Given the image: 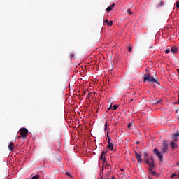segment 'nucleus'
<instances>
[{"label":"nucleus","mask_w":179,"mask_h":179,"mask_svg":"<svg viewBox=\"0 0 179 179\" xmlns=\"http://www.w3.org/2000/svg\"><path fill=\"white\" fill-rule=\"evenodd\" d=\"M176 8H178L179 9V1H177L176 3Z\"/></svg>","instance_id":"obj_26"},{"label":"nucleus","mask_w":179,"mask_h":179,"mask_svg":"<svg viewBox=\"0 0 179 179\" xmlns=\"http://www.w3.org/2000/svg\"><path fill=\"white\" fill-rule=\"evenodd\" d=\"M105 129H107V123L105 124Z\"/></svg>","instance_id":"obj_33"},{"label":"nucleus","mask_w":179,"mask_h":179,"mask_svg":"<svg viewBox=\"0 0 179 179\" xmlns=\"http://www.w3.org/2000/svg\"><path fill=\"white\" fill-rule=\"evenodd\" d=\"M178 142V138L172 139L169 142V146L171 150H174V149H177L178 148V145L177 144Z\"/></svg>","instance_id":"obj_2"},{"label":"nucleus","mask_w":179,"mask_h":179,"mask_svg":"<svg viewBox=\"0 0 179 179\" xmlns=\"http://www.w3.org/2000/svg\"><path fill=\"white\" fill-rule=\"evenodd\" d=\"M108 138V149L110 150H114V143L110 141V136H108V132L107 133Z\"/></svg>","instance_id":"obj_6"},{"label":"nucleus","mask_w":179,"mask_h":179,"mask_svg":"<svg viewBox=\"0 0 179 179\" xmlns=\"http://www.w3.org/2000/svg\"><path fill=\"white\" fill-rule=\"evenodd\" d=\"M135 156L138 163H142V162H143V159H142L141 158V154H138V152H135Z\"/></svg>","instance_id":"obj_9"},{"label":"nucleus","mask_w":179,"mask_h":179,"mask_svg":"<svg viewBox=\"0 0 179 179\" xmlns=\"http://www.w3.org/2000/svg\"><path fill=\"white\" fill-rule=\"evenodd\" d=\"M118 108V105H113V110H117Z\"/></svg>","instance_id":"obj_21"},{"label":"nucleus","mask_w":179,"mask_h":179,"mask_svg":"<svg viewBox=\"0 0 179 179\" xmlns=\"http://www.w3.org/2000/svg\"><path fill=\"white\" fill-rule=\"evenodd\" d=\"M104 169H105L106 170H108V169H110V164H106L105 165V166H104V165H103V167H102V170L101 171V173H104Z\"/></svg>","instance_id":"obj_13"},{"label":"nucleus","mask_w":179,"mask_h":179,"mask_svg":"<svg viewBox=\"0 0 179 179\" xmlns=\"http://www.w3.org/2000/svg\"><path fill=\"white\" fill-rule=\"evenodd\" d=\"M154 153L159 157V162H163V155L160 151H159V150H157V148L154 149Z\"/></svg>","instance_id":"obj_5"},{"label":"nucleus","mask_w":179,"mask_h":179,"mask_svg":"<svg viewBox=\"0 0 179 179\" xmlns=\"http://www.w3.org/2000/svg\"><path fill=\"white\" fill-rule=\"evenodd\" d=\"M150 160L151 161V163L149 162L148 164L150 169H155V160L153 159V157H151Z\"/></svg>","instance_id":"obj_8"},{"label":"nucleus","mask_w":179,"mask_h":179,"mask_svg":"<svg viewBox=\"0 0 179 179\" xmlns=\"http://www.w3.org/2000/svg\"><path fill=\"white\" fill-rule=\"evenodd\" d=\"M178 102H176V104H178V103H179V94H178Z\"/></svg>","instance_id":"obj_32"},{"label":"nucleus","mask_w":179,"mask_h":179,"mask_svg":"<svg viewBox=\"0 0 179 179\" xmlns=\"http://www.w3.org/2000/svg\"><path fill=\"white\" fill-rule=\"evenodd\" d=\"M52 162H54V163H59L61 160V157L59 156V155H56L52 158Z\"/></svg>","instance_id":"obj_7"},{"label":"nucleus","mask_w":179,"mask_h":179,"mask_svg":"<svg viewBox=\"0 0 179 179\" xmlns=\"http://www.w3.org/2000/svg\"><path fill=\"white\" fill-rule=\"evenodd\" d=\"M121 171H124V169H121Z\"/></svg>","instance_id":"obj_38"},{"label":"nucleus","mask_w":179,"mask_h":179,"mask_svg":"<svg viewBox=\"0 0 179 179\" xmlns=\"http://www.w3.org/2000/svg\"><path fill=\"white\" fill-rule=\"evenodd\" d=\"M110 176H111V171H108L106 172L105 176H104V179H108Z\"/></svg>","instance_id":"obj_15"},{"label":"nucleus","mask_w":179,"mask_h":179,"mask_svg":"<svg viewBox=\"0 0 179 179\" xmlns=\"http://www.w3.org/2000/svg\"><path fill=\"white\" fill-rule=\"evenodd\" d=\"M152 173L154 174V175H155V174H156V172H155V171H152Z\"/></svg>","instance_id":"obj_34"},{"label":"nucleus","mask_w":179,"mask_h":179,"mask_svg":"<svg viewBox=\"0 0 179 179\" xmlns=\"http://www.w3.org/2000/svg\"><path fill=\"white\" fill-rule=\"evenodd\" d=\"M171 51L172 54H176L178 51V48L176 46H173L171 48Z\"/></svg>","instance_id":"obj_10"},{"label":"nucleus","mask_w":179,"mask_h":179,"mask_svg":"<svg viewBox=\"0 0 179 179\" xmlns=\"http://www.w3.org/2000/svg\"><path fill=\"white\" fill-rule=\"evenodd\" d=\"M29 134V130H27V129L26 128H22L20 129V136H19L18 138H27V135Z\"/></svg>","instance_id":"obj_4"},{"label":"nucleus","mask_w":179,"mask_h":179,"mask_svg":"<svg viewBox=\"0 0 179 179\" xmlns=\"http://www.w3.org/2000/svg\"><path fill=\"white\" fill-rule=\"evenodd\" d=\"M144 160L147 164H149V158L148 157V152H144Z\"/></svg>","instance_id":"obj_14"},{"label":"nucleus","mask_w":179,"mask_h":179,"mask_svg":"<svg viewBox=\"0 0 179 179\" xmlns=\"http://www.w3.org/2000/svg\"><path fill=\"white\" fill-rule=\"evenodd\" d=\"M112 179H115V177L113 176V177H112Z\"/></svg>","instance_id":"obj_35"},{"label":"nucleus","mask_w":179,"mask_h":179,"mask_svg":"<svg viewBox=\"0 0 179 179\" xmlns=\"http://www.w3.org/2000/svg\"><path fill=\"white\" fill-rule=\"evenodd\" d=\"M127 127H128V128H131V123H129Z\"/></svg>","instance_id":"obj_31"},{"label":"nucleus","mask_w":179,"mask_h":179,"mask_svg":"<svg viewBox=\"0 0 179 179\" xmlns=\"http://www.w3.org/2000/svg\"><path fill=\"white\" fill-rule=\"evenodd\" d=\"M127 12V13H129V15H132V12L131 11V9H128Z\"/></svg>","instance_id":"obj_27"},{"label":"nucleus","mask_w":179,"mask_h":179,"mask_svg":"<svg viewBox=\"0 0 179 179\" xmlns=\"http://www.w3.org/2000/svg\"><path fill=\"white\" fill-rule=\"evenodd\" d=\"M114 6H115V3H113L112 5L109 6L107 8H106V11L107 12H111L113 10V9H114Z\"/></svg>","instance_id":"obj_11"},{"label":"nucleus","mask_w":179,"mask_h":179,"mask_svg":"<svg viewBox=\"0 0 179 179\" xmlns=\"http://www.w3.org/2000/svg\"><path fill=\"white\" fill-rule=\"evenodd\" d=\"M66 176H68L69 177H71L72 178V175H71L69 173V172H66Z\"/></svg>","instance_id":"obj_28"},{"label":"nucleus","mask_w":179,"mask_h":179,"mask_svg":"<svg viewBox=\"0 0 179 179\" xmlns=\"http://www.w3.org/2000/svg\"><path fill=\"white\" fill-rule=\"evenodd\" d=\"M134 101V99H130V101Z\"/></svg>","instance_id":"obj_36"},{"label":"nucleus","mask_w":179,"mask_h":179,"mask_svg":"<svg viewBox=\"0 0 179 179\" xmlns=\"http://www.w3.org/2000/svg\"><path fill=\"white\" fill-rule=\"evenodd\" d=\"M162 103V100H159V101H158L157 103H156V104H161Z\"/></svg>","instance_id":"obj_29"},{"label":"nucleus","mask_w":179,"mask_h":179,"mask_svg":"<svg viewBox=\"0 0 179 179\" xmlns=\"http://www.w3.org/2000/svg\"><path fill=\"white\" fill-rule=\"evenodd\" d=\"M143 82L147 83H156L157 85H160V81L157 77H153L150 73H147L144 74Z\"/></svg>","instance_id":"obj_1"},{"label":"nucleus","mask_w":179,"mask_h":179,"mask_svg":"<svg viewBox=\"0 0 179 179\" xmlns=\"http://www.w3.org/2000/svg\"><path fill=\"white\" fill-rule=\"evenodd\" d=\"M176 177H179V174L178 175L176 174Z\"/></svg>","instance_id":"obj_37"},{"label":"nucleus","mask_w":179,"mask_h":179,"mask_svg":"<svg viewBox=\"0 0 179 179\" xmlns=\"http://www.w3.org/2000/svg\"><path fill=\"white\" fill-rule=\"evenodd\" d=\"M178 136H179V132H176L173 136H172V139H178Z\"/></svg>","instance_id":"obj_17"},{"label":"nucleus","mask_w":179,"mask_h":179,"mask_svg":"<svg viewBox=\"0 0 179 179\" xmlns=\"http://www.w3.org/2000/svg\"><path fill=\"white\" fill-rule=\"evenodd\" d=\"M104 23H106L107 26H113V21H108V20H104Z\"/></svg>","instance_id":"obj_16"},{"label":"nucleus","mask_w":179,"mask_h":179,"mask_svg":"<svg viewBox=\"0 0 179 179\" xmlns=\"http://www.w3.org/2000/svg\"><path fill=\"white\" fill-rule=\"evenodd\" d=\"M101 156H106V151L103 150L101 154Z\"/></svg>","instance_id":"obj_25"},{"label":"nucleus","mask_w":179,"mask_h":179,"mask_svg":"<svg viewBox=\"0 0 179 179\" xmlns=\"http://www.w3.org/2000/svg\"><path fill=\"white\" fill-rule=\"evenodd\" d=\"M167 150H169V143H167V140H163L161 152L163 155H164L167 152Z\"/></svg>","instance_id":"obj_3"},{"label":"nucleus","mask_w":179,"mask_h":179,"mask_svg":"<svg viewBox=\"0 0 179 179\" xmlns=\"http://www.w3.org/2000/svg\"><path fill=\"white\" fill-rule=\"evenodd\" d=\"M137 143H139V141H137Z\"/></svg>","instance_id":"obj_39"},{"label":"nucleus","mask_w":179,"mask_h":179,"mask_svg":"<svg viewBox=\"0 0 179 179\" xmlns=\"http://www.w3.org/2000/svg\"><path fill=\"white\" fill-rule=\"evenodd\" d=\"M15 148V144L13 142H10V145H8V149L10 152H13V149Z\"/></svg>","instance_id":"obj_12"},{"label":"nucleus","mask_w":179,"mask_h":179,"mask_svg":"<svg viewBox=\"0 0 179 179\" xmlns=\"http://www.w3.org/2000/svg\"><path fill=\"white\" fill-rule=\"evenodd\" d=\"M70 57H71V59H72V58H73V57H74V55L71 54V55H70Z\"/></svg>","instance_id":"obj_30"},{"label":"nucleus","mask_w":179,"mask_h":179,"mask_svg":"<svg viewBox=\"0 0 179 179\" xmlns=\"http://www.w3.org/2000/svg\"><path fill=\"white\" fill-rule=\"evenodd\" d=\"M100 159L102 160L103 164H104V163H106V157H104L103 155H101Z\"/></svg>","instance_id":"obj_18"},{"label":"nucleus","mask_w":179,"mask_h":179,"mask_svg":"<svg viewBox=\"0 0 179 179\" xmlns=\"http://www.w3.org/2000/svg\"><path fill=\"white\" fill-rule=\"evenodd\" d=\"M175 177H177V174L172 173L171 176V178H174Z\"/></svg>","instance_id":"obj_23"},{"label":"nucleus","mask_w":179,"mask_h":179,"mask_svg":"<svg viewBox=\"0 0 179 179\" xmlns=\"http://www.w3.org/2000/svg\"><path fill=\"white\" fill-rule=\"evenodd\" d=\"M128 52H132V46H131V45H130V46L128 47Z\"/></svg>","instance_id":"obj_20"},{"label":"nucleus","mask_w":179,"mask_h":179,"mask_svg":"<svg viewBox=\"0 0 179 179\" xmlns=\"http://www.w3.org/2000/svg\"><path fill=\"white\" fill-rule=\"evenodd\" d=\"M164 51H165V53H166V54H169V52H170V49H166Z\"/></svg>","instance_id":"obj_24"},{"label":"nucleus","mask_w":179,"mask_h":179,"mask_svg":"<svg viewBox=\"0 0 179 179\" xmlns=\"http://www.w3.org/2000/svg\"><path fill=\"white\" fill-rule=\"evenodd\" d=\"M39 178H40V175L36 174L31 179H39Z\"/></svg>","instance_id":"obj_19"},{"label":"nucleus","mask_w":179,"mask_h":179,"mask_svg":"<svg viewBox=\"0 0 179 179\" xmlns=\"http://www.w3.org/2000/svg\"><path fill=\"white\" fill-rule=\"evenodd\" d=\"M164 3V1H159V3H158L159 6H163V4Z\"/></svg>","instance_id":"obj_22"}]
</instances>
